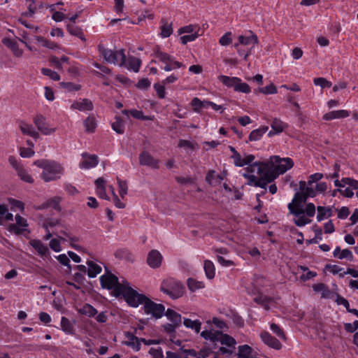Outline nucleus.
I'll return each mask as SVG.
<instances>
[{"label": "nucleus", "instance_id": "f257e3e1", "mask_svg": "<svg viewBox=\"0 0 358 358\" xmlns=\"http://www.w3.org/2000/svg\"><path fill=\"white\" fill-rule=\"evenodd\" d=\"M293 166L294 162L291 158H280L275 155L271 157L270 162H255L252 165L246 167L241 175L248 180L249 185L264 189L262 192V194H264L269 183L292 169Z\"/></svg>", "mask_w": 358, "mask_h": 358}, {"label": "nucleus", "instance_id": "f03ea898", "mask_svg": "<svg viewBox=\"0 0 358 358\" xmlns=\"http://www.w3.org/2000/svg\"><path fill=\"white\" fill-rule=\"evenodd\" d=\"M131 296L127 299V303L132 307H138L143 305V309L146 315L159 319L165 313V307L161 303H157L142 294L138 293L135 289L130 294Z\"/></svg>", "mask_w": 358, "mask_h": 358}, {"label": "nucleus", "instance_id": "7ed1b4c3", "mask_svg": "<svg viewBox=\"0 0 358 358\" xmlns=\"http://www.w3.org/2000/svg\"><path fill=\"white\" fill-rule=\"evenodd\" d=\"M105 268L106 273L101 275L99 278L102 287L112 289L115 296H122L127 302V299L131 295L130 294L134 289L127 280L122 279L121 281H119L117 277L109 273L106 267Z\"/></svg>", "mask_w": 358, "mask_h": 358}, {"label": "nucleus", "instance_id": "20e7f679", "mask_svg": "<svg viewBox=\"0 0 358 358\" xmlns=\"http://www.w3.org/2000/svg\"><path fill=\"white\" fill-rule=\"evenodd\" d=\"M34 164L42 169L40 177L45 182L57 180L64 173L63 165L53 160L38 159Z\"/></svg>", "mask_w": 358, "mask_h": 358}, {"label": "nucleus", "instance_id": "39448f33", "mask_svg": "<svg viewBox=\"0 0 358 358\" xmlns=\"http://www.w3.org/2000/svg\"><path fill=\"white\" fill-rule=\"evenodd\" d=\"M201 336L213 343H220L222 345L233 348H235L236 343L233 337L215 329L204 330L201 333Z\"/></svg>", "mask_w": 358, "mask_h": 358}, {"label": "nucleus", "instance_id": "423d86ee", "mask_svg": "<svg viewBox=\"0 0 358 358\" xmlns=\"http://www.w3.org/2000/svg\"><path fill=\"white\" fill-rule=\"evenodd\" d=\"M160 289L171 299H176L183 295L185 287L178 280L169 278L162 281Z\"/></svg>", "mask_w": 358, "mask_h": 358}, {"label": "nucleus", "instance_id": "0eeeda50", "mask_svg": "<svg viewBox=\"0 0 358 358\" xmlns=\"http://www.w3.org/2000/svg\"><path fill=\"white\" fill-rule=\"evenodd\" d=\"M99 50L104 59L108 63L123 66L127 62V57L123 49L112 50L100 45H99Z\"/></svg>", "mask_w": 358, "mask_h": 358}, {"label": "nucleus", "instance_id": "6e6552de", "mask_svg": "<svg viewBox=\"0 0 358 358\" xmlns=\"http://www.w3.org/2000/svg\"><path fill=\"white\" fill-rule=\"evenodd\" d=\"M155 55L159 61L165 64V66L163 67L165 71H171L176 69L185 67L182 63L175 60L174 57L166 52L157 50L155 52Z\"/></svg>", "mask_w": 358, "mask_h": 358}, {"label": "nucleus", "instance_id": "1a4fd4ad", "mask_svg": "<svg viewBox=\"0 0 358 358\" xmlns=\"http://www.w3.org/2000/svg\"><path fill=\"white\" fill-rule=\"evenodd\" d=\"M334 185L337 187L343 188L345 185L348 187L344 189H341L340 194L347 198H352L354 196V189H358V180L351 178H343L341 180H335Z\"/></svg>", "mask_w": 358, "mask_h": 358}, {"label": "nucleus", "instance_id": "9d476101", "mask_svg": "<svg viewBox=\"0 0 358 358\" xmlns=\"http://www.w3.org/2000/svg\"><path fill=\"white\" fill-rule=\"evenodd\" d=\"M309 196L301 191V192H296L294 195L292 201L287 206V208L292 215L298 216L304 214L303 204L306 202Z\"/></svg>", "mask_w": 358, "mask_h": 358}, {"label": "nucleus", "instance_id": "9b49d317", "mask_svg": "<svg viewBox=\"0 0 358 358\" xmlns=\"http://www.w3.org/2000/svg\"><path fill=\"white\" fill-rule=\"evenodd\" d=\"M230 151L232 152L231 158L234 160V164L236 166L243 167L248 165L250 166L255 162V156L253 155H246L242 157L241 154L238 152L236 149L232 146H229Z\"/></svg>", "mask_w": 358, "mask_h": 358}, {"label": "nucleus", "instance_id": "f8f14e48", "mask_svg": "<svg viewBox=\"0 0 358 358\" xmlns=\"http://www.w3.org/2000/svg\"><path fill=\"white\" fill-rule=\"evenodd\" d=\"M33 122L37 129L43 135H50L56 131V128L50 127L47 122L46 118L41 114L36 115L33 117Z\"/></svg>", "mask_w": 358, "mask_h": 358}, {"label": "nucleus", "instance_id": "ddd939ff", "mask_svg": "<svg viewBox=\"0 0 358 358\" xmlns=\"http://www.w3.org/2000/svg\"><path fill=\"white\" fill-rule=\"evenodd\" d=\"M259 42L258 38L252 31L248 32V35H241L238 37V43L234 44V48L237 50L239 55H243V52L239 49V45H248L250 44L255 45Z\"/></svg>", "mask_w": 358, "mask_h": 358}, {"label": "nucleus", "instance_id": "4468645a", "mask_svg": "<svg viewBox=\"0 0 358 358\" xmlns=\"http://www.w3.org/2000/svg\"><path fill=\"white\" fill-rule=\"evenodd\" d=\"M82 159L79 163V167L81 169H90L94 168L99 164V157L96 155L83 152L81 155Z\"/></svg>", "mask_w": 358, "mask_h": 358}, {"label": "nucleus", "instance_id": "2eb2a0df", "mask_svg": "<svg viewBox=\"0 0 358 358\" xmlns=\"http://www.w3.org/2000/svg\"><path fill=\"white\" fill-rule=\"evenodd\" d=\"M259 337L262 341L271 348L275 350H280L282 348V344L278 339L273 337L269 332L266 331H262Z\"/></svg>", "mask_w": 358, "mask_h": 358}, {"label": "nucleus", "instance_id": "dca6fc26", "mask_svg": "<svg viewBox=\"0 0 358 358\" xmlns=\"http://www.w3.org/2000/svg\"><path fill=\"white\" fill-rule=\"evenodd\" d=\"M158 159H155L148 152L143 151L139 155V164L143 166H147L152 169L159 168Z\"/></svg>", "mask_w": 358, "mask_h": 358}, {"label": "nucleus", "instance_id": "f3484780", "mask_svg": "<svg viewBox=\"0 0 358 358\" xmlns=\"http://www.w3.org/2000/svg\"><path fill=\"white\" fill-rule=\"evenodd\" d=\"M163 259L161 253L157 250H152L148 255L147 263L153 268H159Z\"/></svg>", "mask_w": 358, "mask_h": 358}, {"label": "nucleus", "instance_id": "a211bd4d", "mask_svg": "<svg viewBox=\"0 0 358 358\" xmlns=\"http://www.w3.org/2000/svg\"><path fill=\"white\" fill-rule=\"evenodd\" d=\"M94 108L93 103L88 99H80L75 101L71 106V109L80 111H91Z\"/></svg>", "mask_w": 358, "mask_h": 358}, {"label": "nucleus", "instance_id": "6ab92c4d", "mask_svg": "<svg viewBox=\"0 0 358 358\" xmlns=\"http://www.w3.org/2000/svg\"><path fill=\"white\" fill-rule=\"evenodd\" d=\"M15 222V224H11L10 227L11 231L16 234H20L27 231L28 224L26 219L19 215H16Z\"/></svg>", "mask_w": 358, "mask_h": 358}, {"label": "nucleus", "instance_id": "aec40b11", "mask_svg": "<svg viewBox=\"0 0 358 358\" xmlns=\"http://www.w3.org/2000/svg\"><path fill=\"white\" fill-rule=\"evenodd\" d=\"M19 128L24 135L29 136L34 139H37L40 136L39 132L35 129L34 127L24 121L19 122Z\"/></svg>", "mask_w": 358, "mask_h": 358}, {"label": "nucleus", "instance_id": "412c9836", "mask_svg": "<svg viewBox=\"0 0 358 358\" xmlns=\"http://www.w3.org/2000/svg\"><path fill=\"white\" fill-rule=\"evenodd\" d=\"M350 111L347 110H333L323 115L322 119L330 121L335 119H343L350 116Z\"/></svg>", "mask_w": 358, "mask_h": 358}, {"label": "nucleus", "instance_id": "4be33fe9", "mask_svg": "<svg viewBox=\"0 0 358 358\" xmlns=\"http://www.w3.org/2000/svg\"><path fill=\"white\" fill-rule=\"evenodd\" d=\"M61 233L64 234L65 237L62 238V236H59V239L68 241L70 245L78 251H80L82 249V246L78 244L80 239L78 236L66 231H61Z\"/></svg>", "mask_w": 358, "mask_h": 358}, {"label": "nucleus", "instance_id": "5701e85b", "mask_svg": "<svg viewBox=\"0 0 358 358\" xmlns=\"http://www.w3.org/2000/svg\"><path fill=\"white\" fill-rule=\"evenodd\" d=\"M159 29V35L162 38H165L169 37L173 33L172 22L162 18L160 20Z\"/></svg>", "mask_w": 358, "mask_h": 358}, {"label": "nucleus", "instance_id": "b1692460", "mask_svg": "<svg viewBox=\"0 0 358 358\" xmlns=\"http://www.w3.org/2000/svg\"><path fill=\"white\" fill-rule=\"evenodd\" d=\"M96 193L97 196L103 199L109 200L106 191V181L103 178H99L95 181Z\"/></svg>", "mask_w": 358, "mask_h": 358}, {"label": "nucleus", "instance_id": "393cba45", "mask_svg": "<svg viewBox=\"0 0 358 358\" xmlns=\"http://www.w3.org/2000/svg\"><path fill=\"white\" fill-rule=\"evenodd\" d=\"M3 43L12 50L13 55L15 57H22L23 54V50L19 48L17 41L11 38H3Z\"/></svg>", "mask_w": 358, "mask_h": 358}, {"label": "nucleus", "instance_id": "a878e982", "mask_svg": "<svg viewBox=\"0 0 358 358\" xmlns=\"http://www.w3.org/2000/svg\"><path fill=\"white\" fill-rule=\"evenodd\" d=\"M62 201L60 196H53L48 199L45 203L38 206V209H45L48 208H52L53 209L59 211L61 210L59 203Z\"/></svg>", "mask_w": 358, "mask_h": 358}, {"label": "nucleus", "instance_id": "bb28decb", "mask_svg": "<svg viewBox=\"0 0 358 358\" xmlns=\"http://www.w3.org/2000/svg\"><path fill=\"white\" fill-rule=\"evenodd\" d=\"M61 329L67 335H75L76 330L74 324L67 317H62L60 322Z\"/></svg>", "mask_w": 358, "mask_h": 358}, {"label": "nucleus", "instance_id": "cd10ccee", "mask_svg": "<svg viewBox=\"0 0 358 358\" xmlns=\"http://www.w3.org/2000/svg\"><path fill=\"white\" fill-rule=\"evenodd\" d=\"M314 183H310L309 180L308 179V181H300L299 183V189L303 192L306 196L309 197H315V186L313 185Z\"/></svg>", "mask_w": 358, "mask_h": 358}, {"label": "nucleus", "instance_id": "c85d7f7f", "mask_svg": "<svg viewBox=\"0 0 358 358\" xmlns=\"http://www.w3.org/2000/svg\"><path fill=\"white\" fill-rule=\"evenodd\" d=\"M29 244L36 250L41 256H45L48 253V248L40 240H31Z\"/></svg>", "mask_w": 358, "mask_h": 358}, {"label": "nucleus", "instance_id": "c756f323", "mask_svg": "<svg viewBox=\"0 0 358 358\" xmlns=\"http://www.w3.org/2000/svg\"><path fill=\"white\" fill-rule=\"evenodd\" d=\"M141 66V60L136 57L130 56L127 59V64L125 63L124 66H126L129 70L134 72H138Z\"/></svg>", "mask_w": 358, "mask_h": 358}, {"label": "nucleus", "instance_id": "7c9ffc66", "mask_svg": "<svg viewBox=\"0 0 358 358\" xmlns=\"http://www.w3.org/2000/svg\"><path fill=\"white\" fill-rule=\"evenodd\" d=\"M254 301L257 303L262 306L266 310H269L271 308V306L274 302L273 298L262 294L257 296L254 299Z\"/></svg>", "mask_w": 358, "mask_h": 358}, {"label": "nucleus", "instance_id": "2f4dec72", "mask_svg": "<svg viewBox=\"0 0 358 358\" xmlns=\"http://www.w3.org/2000/svg\"><path fill=\"white\" fill-rule=\"evenodd\" d=\"M87 264L88 266L87 275L89 278H95L102 271L101 266L92 261H87Z\"/></svg>", "mask_w": 358, "mask_h": 358}, {"label": "nucleus", "instance_id": "473e14b6", "mask_svg": "<svg viewBox=\"0 0 358 358\" xmlns=\"http://www.w3.org/2000/svg\"><path fill=\"white\" fill-rule=\"evenodd\" d=\"M317 220L321 222L325 218L330 217L332 215V210L330 207L317 206Z\"/></svg>", "mask_w": 358, "mask_h": 358}, {"label": "nucleus", "instance_id": "72a5a7b5", "mask_svg": "<svg viewBox=\"0 0 358 358\" xmlns=\"http://www.w3.org/2000/svg\"><path fill=\"white\" fill-rule=\"evenodd\" d=\"M66 29L71 35L78 37L83 41H86V38L83 34V31L82 29L80 28L79 27H77L74 24H68L66 25Z\"/></svg>", "mask_w": 358, "mask_h": 358}, {"label": "nucleus", "instance_id": "f704fd0d", "mask_svg": "<svg viewBox=\"0 0 358 358\" xmlns=\"http://www.w3.org/2000/svg\"><path fill=\"white\" fill-rule=\"evenodd\" d=\"M206 180L212 185L220 183L223 180V178L220 175L217 174L215 171L210 170L206 176Z\"/></svg>", "mask_w": 358, "mask_h": 358}, {"label": "nucleus", "instance_id": "c9c22d12", "mask_svg": "<svg viewBox=\"0 0 358 358\" xmlns=\"http://www.w3.org/2000/svg\"><path fill=\"white\" fill-rule=\"evenodd\" d=\"M165 315L167 318L176 326L181 323L182 317L181 315L176 312L175 310L168 308L166 311Z\"/></svg>", "mask_w": 358, "mask_h": 358}, {"label": "nucleus", "instance_id": "e433bc0d", "mask_svg": "<svg viewBox=\"0 0 358 358\" xmlns=\"http://www.w3.org/2000/svg\"><path fill=\"white\" fill-rule=\"evenodd\" d=\"M183 324L185 327L194 330L196 333H199L201 327V322L198 320H192L189 318H184Z\"/></svg>", "mask_w": 358, "mask_h": 358}, {"label": "nucleus", "instance_id": "4c0bfd02", "mask_svg": "<svg viewBox=\"0 0 358 358\" xmlns=\"http://www.w3.org/2000/svg\"><path fill=\"white\" fill-rule=\"evenodd\" d=\"M78 313L87 315L88 317H94L96 313L97 310L90 304L86 303L82 307L77 308Z\"/></svg>", "mask_w": 358, "mask_h": 358}, {"label": "nucleus", "instance_id": "58836bf2", "mask_svg": "<svg viewBox=\"0 0 358 358\" xmlns=\"http://www.w3.org/2000/svg\"><path fill=\"white\" fill-rule=\"evenodd\" d=\"M200 30V27L198 24H189L184 27H180L178 32L179 35L183 34H199V31Z\"/></svg>", "mask_w": 358, "mask_h": 358}, {"label": "nucleus", "instance_id": "ea45409f", "mask_svg": "<svg viewBox=\"0 0 358 358\" xmlns=\"http://www.w3.org/2000/svg\"><path fill=\"white\" fill-rule=\"evenodd\" d=\"M218 80L225 86L228 87H233L234 89L236 83L238 81V78L221 75L218 76Z\"/></svg>", "mask_w": 358, "mask_h": 358}, {"label": "nucleus", "instance_id": "a19ab883", "mask_svg": "<svg viewBox=\"0 0 358 358\" xmlns=\"http://www.w3.org/2000/svg\"><path fill=\"white\" fill-rule=\"evenodd\" d=\"M203 268L206 277L208 279H213L215 275V268L213 262L210 260H206L204 262Z\"/></svg>", "mask_w": 358, "mask_h": 358}, {"label": "nucleus", "instance_id": "79ce46f5", "mask_svg": "<svg viewBox=\"0 0 358 358\" xmlns=\"http://www.w3.org/2000/svg\"><path fill=\"white\" fill-rule=\"evenodd\" d=\"M207 101H201L197 97H194L191 101L190 105L195 113H199L203 108H207Z\"/></svg>", "mask_w": 358, "mask_h": 358}, {"label": "nucleus", "instance_id": "37998d69", "mask_svg": "<svg viewBox=\"0 0 358 358\" xmlns=\"http://www.w3.org/2000/svg\"><path fill=\"white\" fill-rule=\"evenodd\" d=\"M187 283L189 289L192 292L205 287V284L202 281H198L192 278L187 280Z\"/></svg>", "mask_w": 358, "mask_h": 358}, {"label": "nucleus", "instance_id": "c03bdc74", "mask_svg": "<svg viewBox=\"0 0 358 358\" xmlns=\"http://www.w3.org/2000/svg\"><path fill=\"white\" fill-rule=\"evenodd\" d=\"M35 38L37 41V42L43 47H45L52 50L57 49L59 48V45L56 43L47 40L43 37L36 36H35Z\"/></svg>", "mask_w": 358, "mask_h": 358}, {"label": "nucleus", "instance_id": "a18cd8bd", "mask_svg": "<svg viewBox=\"0 0 358 358\" xmlns=\"http://www.w3.org/2000/svg\"><path fill=\"white\" fill-rule=\"evenodd\" d=\"M270 329L280 339H281L282 341H286L287 337H286L285 333L283 331L282 328L280 325L272 322L270 324Z\"/></svg>", "mask_w": 358, "mask_h": 358}, {"label": "nucleus", "instance_id": "49530a36", "mask_svg": "<svg viewBox=\"0 0 358 358\" xmlns=\"http://www.w3.org/2000/svg\"><path fill=\"white\" fill-rule=\"evenodd\" d=\"M267 129L268 127H266L252 131L249 135V140L250 141H256L259 140L262 137V136L266 133Z\"/></svg>", "mask_w": 358, "mask_h": 358}, {"label": "nucleus", "instance_id": "de8ad7c7", "mask_svg": "<svg viewBox=\"0 0 358 358\" xmlns=\"http://www.w3.org/2000/svg\"><path fill=\"white\" fill-rule=\"evenodd\" d=\"M18 176L20 179L26 182L33 183L34 179L31 176V175L28 173V171L24 169L22 166L18 169L17 171Z\"/></svg>", "mask_w": 358, "mask_h": 358}, {"label": "nucleus", "instance_id": "09e8293b", "mask_svg": "<svg viewBox=\"0 0 358 358\" xmlns=\"http://www.w3.org/2000/svg\"><path fill=\"white\" fill-rule=\"evenodd\" d=\"M234 91L249 94L251 92L250 87L245 83H243L241 79L238 78V81L236 83Z\"/></svg>", "mask_w": 358, "mask_h": 358}, {"label": "nucleus", "instance_id": "8fccbe9b", "mask_svg": "<svg viewBox=\"0 0 358 358\" xmlns=\"http://www.w3.org/2000/svg\"><path fill=\"white\" fill-rule=\"evenodd\" d=\"M112 129L117 134H123L124 131V124L120 117H116L115 121L111 124Z\"/></svg>", "mask_w": 358, "mask_h": 358}, {"label": "nucleus", "instance_id": "3c124183", "mask_svg": "<svg viewBox=\"0 0 358 358\" xmlns=\"http://www.w3.org/2000/svg\"><path fill=\"white\" fill-rule=\"evenodd\" d=\"M285 126H286V124L278 118H275L271 124V127L272 129L276 134L281 133L284 130V128L285 127Z\"/></svg>", "mask_w": 358, "mask_h": 358}, {"label": "nucleus", "instance_id": "603ef678", "mask_svg": "<svg viewBox=\"0 0 358 358\" xmlns=\"http://www.w3.org/2000/svg\"><path fill=\"white\" fill-rule=\"evenodd\" d=\"M259 92L264 94H275L278 93L276 87L273 84H270L266 87H259L255 93Z\"/></svg>", "mask_w": 358, "mask_h": 358}, {"label": "nucleus", "instance_id": "864d4df0", "mask_svg": "<svg viewBox=\"0 0 358 358\" xmlns=\"http://www.w3.org/2000/svg\"><path fill=\"white\" fill-rule=\"evenodd\" d=\"M85 129L88 132H93L96 127L94 117L89 116L83 122Z\"/></svg>", "mask_w": 358, "mask_h": 358}, {"label": "nucleus", "instance_id": "5fc2aeb1", "mask_svg": "<svg viewBox=\"0 0 358 358\" xmlns=\"http://www.w3.org/2000/svg\"><path fill=\"white\" fill-rule=\"evenodd\" d=\"M60 86L68 92H76L80 90L81 86L71 82H62Z\"/></svg>", "mask_w": 358, "mask_h": 358}, {"label": "nucleus", "instance_id": "6e6d98bb", "mask_svg": "<svg viewBox=\"0 0 358 358\" xmlns=\"http://www.w3.org/2000/svg\"><path fill=\"white\" fill-rule=\"evenodd\" d=\"M117 185L119 194L122 199H124V196L127 194L128 191L127 182L125 180H122L120 178H117Z\"/></svg>", "mask_w": 358, "mask_h": 358}, {"label": "nucleus", "instance_id": "4d7b16f0", "mask_svg": "<svg viewBox=\"0 0 358 358\" xmlns=\"http://www.w3.org/2000/svg\"><path fill=\"white\" fill-rule=\"evenodd\" d=\"M41 73L43 75L48 76L52 80L58 81L60 80V76L57 72L50 69L42 68Z\"/></svg>", "mask_w": 358, "mask_h": 358}, {"label": "nucleus", "instance_id": "13d9d810", "mask_svg": "<svg viewBox=\"0 0 358 358\" xmlns=\"http://www.w3.org/2000/svg\"><path fill=\"white\" fill-rule=\"evenodd\" d=\"M313 83L317 86H320L322 88H329L332 85L331 82L327 80L324 78H316L313 79Z\"/></svg>", "mask_w": 358, "mask_h": 358}, {"label": "nucleus", "instance_id": "bf43d9fd", "mask_svg": "<svg viewBox=\"0 0 358 358\" xmlns=\"http://www.w3.org/2000/svg\"><path fill=\"white\" fill-rule=\"evenodd\" d=\"M155 90L156 91L157 95L159 99H164L166 96V90L165 85L161 83H155L153 86Z\"/></svg>", "mask_w": 358, "mask_h": 358}, {"label": "nucleus", "instance_id": "052dcab7", "mask_svg": "<svg viewBox=\"0 0 358 358\" xmlns=\"http://www.w3.org/2000/svg\"><path fill=\"white\" fill-rule=\"evenodd\" d=\"M8 203L11 206V210H13L18 209L22 211L24 209V203L17 199L10 198L8 199Z\"/></svg>", "mask_w": 358, "mask_h": 358}, {"label": "nucleus", "instance_id": "680f3d73", "mask_svg": "<svg viewBox=\"0 0 358 358\" xmlns=\"http://www.w3.org/2000/svg\"><path fill=\"white\" fill-rule=\"evenodd\" d=\"M122 113L125 115H127L129 113L133 117L138 119V120H145L149 119L148 117H145L143 115V113L141 110H138L134 109V110L128 111L127 110H124L122 111Z\"/></svg>", "mask_w": 358, "mask_h": 358}, {"label": "nucleus", "instance_id": "e2e57ef3", "mask_svg": "<svg viewBox=\"0 0 358 358\" xmlns=\"http://www.w3.org/2000/svg\"><path fill=\"white\" fill-rule=\"evenodd\" d=\"M231 32L228 31L226 32L220 39H219V43L222 46H227L231 43L232 38H231Z\"/></svg>", "mask_w": 358, "mask_h": 358}, {"label": "nucleus", "instance_id": "0e129e2a", "mask_svg": "<svg viewBox=\"0 0 358 358\" xmlns=\"http://www.w3.org/2000/svg\"><path fill=\"white\" fill-rule=\"evenodd\" d=\"M296 217L297 218L294 220V223L298 227H303L311 222V220L306 217L304 214L299 215Z\"/></svg>", "mask_w": 358, "mask_h": 358}, {"label": "nucleus", "instance_id": "69168bd1", "mask_svg": "<svg viewBox=\"0 0 358 358\" xmlns=\"http://www.w3.org/2000/svg\"><path fill=\"white\" fill-rule=\"evenodd\" d=\"M199 36V34H187L180 36V40L182 44L186 45L189 42L195 41Z\"/></svg>", "mask_w": 358, "mask_h": 358}, {"label": "nucleus", "instance_id": "338daca9", "mask_svg": "<svg viewBox=\"0 0 358 358\" xmlns=\"http://www.w3.org/2000/svg\"><path fill=\"white\" fill-rule=\"evenodd\" d=\"M328 189V185L325 182H319L315 185V196L318 194H324Z\"/></svg>", "mask_w": 358, "mask_h": 358}, {"label": "nucleus", "instance_id": "774afa93", "mask_svg": "<svg viewBox=\"0 0 358 358\" xmlns=\"http://www.w3.org/2000/svg\"><path fill=\"white\" fill-rule=\"evenodd\" d=\"M149 354L151 358H164L163 350L162 348H151L149 350Z\"/></svg>", "mask_w": 358, "mask_h": 358}]
</instances>
